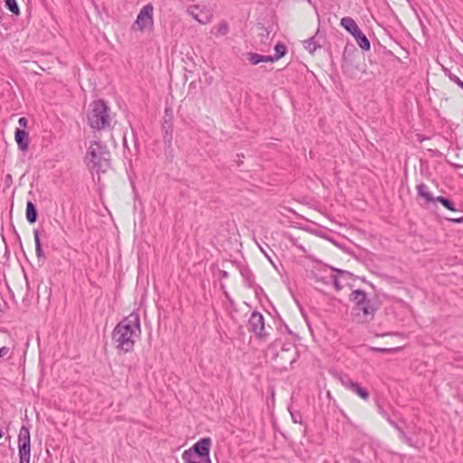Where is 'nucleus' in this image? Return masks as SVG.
I'll return each instance as SVG.
<instances>
[{"label":"nucleus","instance_id":"obj_12","mask_svg":"<svg viewBox=\"0 0 463 463\" xmlns=\"http://www.w3.org/2000/svg\"><path fill=\"white\" fill-rule=\"evenodd\" d=\"M349 300L354 302V306H361L372 301V299L368 298L366 292L363 289L353 290L349 295Z\"/></svg>","mask_w":463,"mask_h":463},{"label":"nucleus","instance_id":"obj_22","mask_svg":"<svg viewBox=\"0 0 463 463\" xmlns=\"http://www.w3.org/2000/svg\"><path fill=\"white\" fill-rule=\"evenodd\" d=\"M275 54L274 59L278 61L284 57L288 52L287 46L282 43H278L274 47Z\"/></svg>","mask_w":463,"mask_h":463},{"label":"nucleus","instance_id":"obj_32","mask_svg":"<svg viewBox=\"0 0 463 463\" xmlns=\"http://www.w3.org/2000/svg\"><path fill=\"white\" fill-rule=\"evenodd\" d=\"M10 352V349L9 347H6V346H3L0 348V357H5Z\"/></svg>","mask_w":463,"mask_h":463},{"label":"nucleus","instance_id":"obj_39","mask_svg":"<svg viewBox=\"0 0 463 463\" xmlns=\"http://www.w3.org/2000/svg\"><path fill=\"white\" fill-rule=\"evenodd\" d=\"M222 278H228V272L226 271H222Z\"/></svg>","mask_w":463,"mask_h":463},{"label":"nucleus","instance_id":"obj_30","mask_svg":"<svg viewBox=\"0 0 463 463\" xmlns=\"http://www.w3.org/2000/svg\"><path fill=\"white\" fill-rule=\"evenodd\" d=\"M333 284L336 290H341L343 286L340 284L339 279L336 276H333Z\"/></svg>","mask_w":463,"mask_h":463},{"label":"nucleus","instance_id":"obj_14","mask_svg":"<svg viewBox=\"0 0 463 463\" xmlns=\"http://www.w3.org/2000/svg\"><path fill=\"white\" fill-rule=\"evenodd\" d=\"M26 220L30 224L35 223L38 219V210L32 201L26 203Z\"/></svg>","mask_w":463,"mask_h":463},{"label":"nucleus","instance_id":"obj_10","mask_svg":"<svg viewBox=\"0 0 463 463\" xmlns=\"http://www.w3.org/2000/svg\"><path fill=\"white\" fill-rule=\"evenodd\" d=\"M187 14L202 24H206L211 21L207 11L200 8L199 5H191L186 10Z\"/></svg>","mask_w":463,"mask_h":463},{"label":"nucleus","instance_id":"obj_34","mask_svg":"<svg viewBox=\"0 0 463 463\" xmlns=\"http://www.w3.org/2000/svg\"><path fill=\"white\" fill-rule=\"evenodd\" d=\"M387 421L395 429L400 431V430H402L395 421H393L390 417H387Z\"/></svg>","mask_w":463,"mask_h":463},{"label":"nucleus","instance_id":"obj_41","mask_svg":"<svg viewBox=\"0 0 463 463\" xmlns=\"http://www.w3.org/2000/svg\"><path fill=\"white\" fill-rule=\"evenodd\" d=\"M4 433L3 430L0 429V439L3 437Z\"/></svg>","mask_w":463,"mask_h":463},{"label":"nucleus","instance_id":"obj_19","mask_svg":"<svg viewBox=\"0 0 463 463\" xmlns=\"http://www.w3.org/2000/svg\"><path fill=\"white\" fill-rule=\"evenodd\" d=\"M34 241H35V251L36 256L39 260L45 259L44 251L42 248V243L40 240V234L38 230L33 231Z\"/></svg>","mask_w":463,"mask_h":463},{"label":"nucleus","instance_id":"obj_1","mask_svg":"<svg viewBox=\"0 0 463 463\" xmlns=\"http://www.w3.org/2000/svg\"><path fill=\"white\" fill-rule=\"evenodd\" d=\"M140 332L139 315L132 312L115 326L112 332V341L116 344L118 350L128 353L133 350Z\"/></svg>","mask_w":463,"mask_h":463},{"label":"nucleus","instance_id":"obj_8","mask_svg":"<svg viewBox=\"0 0 463 463\" xmlns=\"http://www.w3.org/2000/svg\"><path fill=\"white\" fill-rule=\"evenodd\" d=\"M212 440L210 438H203L199 439L196 443L194 444L191 450H193L194 454L197 455V457L201 458L205 463H211L210 459V448H211Z\"/></svg>","mask_w":463,"mask_h":463},{"label":"nucleus","instance_id":"obj_4","mask_svg":"<svg viewBox=\"0 0 463 463\" xmlns=\"http://www.w3.org/2000/svg\"><path fill=\"white\" fill-rule=\"evenodd\" d=\"M377 308L373 300L361 306H354L352 309L353 321L357 324L371 322L374 317Z\"/></svg>","mask_w":463,"mask_h":463},{"label":"nucleus","instance_id":"obj_26","mask_svg":"<svg viewBox=\"0 0 463 463\" xmlns=\"http://www.w3.org/2000/svg\"><path fill=\"white\" fill-rule=\"evenodd\" d=\"M262 32L260 33L259 36L260 38V43L263 44H269V32L267 28L262 27Z\"/></svg>","mask_w":463,"mask_h":463},{"label":"nucleus","instance_id":"obj_29","mask_svg":"<svg viewBox=\"0 0 463 463\" xmlns=\"http://www.w3.org/2000/svg\"><path fill=\"white\" fill-rule=\"evenodd\" d=\"M241 273L242 277H244L245 279H247L249 285L251 286L252 274L250 273V271L249 269H243V270H241Z\"/></svg>","mask_w":463,"mask_h":463},{"label":"nucleus","instance_id":"obj_13","mask_svg":"<svg viewBox=\"0 0 463 463\" xmlns=\"http://www.w3.org/2000/svg\"><path fill=\"white\" fill-rule=\"evenodd\" d=\"M318 32L319 30H317V33L314 36L303 42L305 49L308 50L310 53H314L317 51V49L321 48Z\"/></svg>","mask_w":463,"mask_h":463},{"label":"nucleus","instance_id":"obj_33","mask_svg":"<svg viewBox=\"0 0 463 463\" xmlns=\"http://www.w3.org/2000/svg\"><path fill=\"white\" fill-rule=\"evenodd\" d=\"M18 124L20 127L22 128H26L27 127V124H28V120L26 118L24 117H22L18 119Z\"/></svg>","mask_w":463,"mask_h":463},{"label":"nucleus","instance_id":"obj_28","mask_svg":"<svg viewBox=\"0 0 463 463\" xmlns=\"http://www.w3.org/2000/svg\"><path fill=\"white\" fill-rule=\"evenodd\" d=\"M229 31V26H228V24L226 22H222L219 24V26H218V33L222 35H225Z\"/></svg>","mask_w":463,"mask_h":463},{"label":"nucleus","instance_id":"obj_31","mask_svg":"<svg viewBox=\"0 0 463 463\" xmlns=\"http://www.w3.org/2000/svg\"><path fill=\"white\" fill-rule=\"evenodd\" d=\"M278 61L277 59H274V55H262V62H274Z\"/></svg>","mask_w":463,"mask_h":463},{"label":"nucleus","instance_id":"obj_25","mask_svg":"<svg viewBox=\"0 0 463 463\" xmlns=\"http://www.w3.org/2000/svg\"><path fill=\"white\" fill-rule=\"evenodd\" d=\"M248 60L252 65H257L260 62H262V55L255 52H249Z\"/></svg>","mask_w":463,"mask_h":463},{"label":"nucleus","instance_id":"obj_23","mask_svg":"<svg viewBox=\"0 0 463 463\" xmlns=\"http://www.w3.org/2000/svg\"><path fill=\"white\" fill-rule=\"evenodd\" d=\"M5 7L14 15L20 14V9L16 0H5Z\"/></svg>","mask_w":463,"mask_h":463},{"label":"nucleus","instance_id":"obj_9","mask_svg":"<svg viewBox=\"0 0 463 463\" xmlns=\"http://www.w3.org/2000/svg\"><path fill=\"white\" fill-rule=\"evenodd\" d=\"M339 380L343 386L356 393L363 400L367 401L369 399V392L365 388L362 387L358 383L354 382L347 375L341 376Z\"/></svg>","mask_w":463,"mask_h":463},{"label":"nucleus","instance_id":"obj_35","mask_svg":"<svg viewBox=\"0 0 463 463\" xmlns=\"http://www.w3.org/2000/svg\"><path fill=\"white\" fill-rule=\"evenodd\" d=\"M447 220L453 223H463V216L459 218H448Z\"/></svg>","mask_w":463,"mask_h":463},{"label":"nucleus","instance_id":"obj_17","mask_svg":"<svg viewBox=\"0 0 463 463\" xmlns=\"http://www.w3.org/2000/svg\"><path fill=\"white\" fill-rule=\"evenodd\" d=\"M359 47L364 51H369L371 44L366 35L359 29L354 34L352 35Z\"/></svg>","mask_w":463,"mask_h":463},{"label":"nucleus","instance_id":"obj_27","mask_svg":"<svg viewBox=\"0 0 463 463\" xmlns=\"http://www.w3.org/2000/svg\"><path fill=\"white\" fill-rule=\"evenodd\" d=\"M399 438L410 446H412V439L405 434L402 430L399 431Z\"/></svg>","mask_w":463,"mask_h":463},{"label":"nucleus","instance_id":"obj_38","mask_svg":"<svg viewBox=\"0 0 463 463\" xmlns=\"http://www.w3.org/2000/svg\"><path fill=\"white\" fill-rule=\"evenodd\" d=\"M291 416L294 422H298L297 417L293 413H291Z\"/></svg>","mask_w":463,"mask_h":463},{"label":"nucleus","instance_id":"obj_18","mask_svg":"<svg viewBox=\"0 0 463 463\" xmlns=\"http://www.w3.org/2000/svg\"><path fill=\"white\" fill-rule=\"evenodd\" d=\"M182 458L186 463H205L201 458L194 454L190 449L184 451Z\"/></svg>","mask_w":463,"mask_h":463},{"label":"nucleus","instance_id":"obj_6","mask_svg":"<svg viewBox=\"0 0 463 463\" xmlns=\"http://www.w3.org/2000/svg\"><path fill=\"white\" fill-rule=\"evenodd\" d=\"M249 331L254 334L255 337L260 341H266L269 334L266 331L263 316L253 311L249 318Z\"/></svg>","mask_w":463,"mask_h":463},{"label":"nucleus","instance_id":"obj_2","mask_svg":"<svg viewBox=\"0 0 463 463\" xmlns=\"http://www.w3.org/2000/svg\"><path fill=\"white\" fill-rule=\"evenodd\" d=\"M85 162L90 171L105 173L110 167V152L101 141L91 142L86 153Z\"/></svg>","mask_w":463,"mask_h":463},{"label":"nucleus","instance_id":"obj_7","mask_svg":"<svg viewBox=\"0 0 463 463\" xmlns=\"http://www.w3.org/2000/svg\"><path fill=\"white\" fill-rule=\"evenodd\" d=\"M153 11L154 7L152 4H147L141 8L135 21V24L137 26L138 30L144 31L153 27Z\"/></svg>","mask_w":463,"mask_h":463},{"label":"nucleus","instance_id":"obj_40","mask_svg":"<svg viewBox=\"0 0 463 463\" xmlns=\"http://www.w3.org/2000/svg\"><path fill=\"white\" fill-rule=\"evenodd\" d=\"M346 52H347V47L345 48L344 54H343L344 58H345Z\"/></svg>","mask_w":463,"mask_h":463},{"label":"nucleus","instance_id":"obj_15","mask_svg":"<svg viewBox=\"0 0 463 463\" xmlns=\"http://www.w3.org/2000/svg\"><path fill=\"white\" fill-rule=\"evenodd\" d=\"M417 194L420 197L423 198L426 203H434V196L429 191V187L424 184L420 183L416 186Z\"/></svg>","mask_w":463,"mask_h":463},{"label":"nucleus","instance_id":"obj_3","mask_svg":"<svg viewBox=\"0 0 463 463\" xmlns=\"http://www.w3.org/2000/svg\"><path fill=\"white\" fill-rule=\"evenodd\" d=\"M110 109L102 99H97L90 103L87 115L88 124L96 130L110 128Z\"/></svg>","mask_w":463,"mask_h":463},{"label":"nucleus","instance_id":"obj_16","mask_svg":"<svg viewBox=\"0 0 463 463\" xmlns=\"http://www.w3.org/2000/svg\"><path fill=\"white\" fill-rule=\"evenodd\" d=\"M341 26H343L351 35L354 34L360 28L356 24L355 21L349 16H345L340 21Z\"/></svg>","mask_w":463,"mask_h":463},{"label":"nucleus","instance_id":"obj_20","mask_svg":"<svg viewBox=\"0 0 463 463\" xmlns=\"http://www.w3.org/2000/svg\"><path fill=\"white\" fill-rule=\"evenodd\" d=\"M436 203H441L446 209H448L449 211H452V212L457 211L455 208L454 203L450 199L446 198L444 196L434 197V203H432L435 204Z\"/></svg>","mask_w":463,"mask_h":463},{"label":"nucleus","instance_id":"obj_37","mask_svg":"<svg viewBox=\"0 0 463 463\" xmlns=\"http://www.w3.org/2000/svg\"><path fill=\"white\" fill-rule=\"evenodd\" d=\"M378 411H379V413H381V414L383 415V417H384V418L387 420V417H389V416H388V414H387V413L383 410V408H382L381 406H378Z\"/></svg>","mask_w":463,"mask_h":463},{"label":"nucleus","instance_id":"obj_11","mask_svg":"<svg viewBox=\"0 0 463 463\" xmlns=\"http://www.w3.org/2000/svg\"><path fill=\"white\" fill-rule=\"evenodd\" d=\"M14 139L20 150L26 151L29 147V134L27 131L16 128L14 132Z\"/></svg>","mask_w":463,"mask_h":463},{"label":"nucleus","instance_id":"obj_36","mask_svg":"<svg viewBox=\"0 0 463 463\" xmlns=\"http://www.w3.org/2000/svg\"><path fill=\"white\" fill-rule=\"evenodd\" d=\"M337 274H340L342 276H345V277H349L351 276V273L348 272V271H345V270H342V269H334Z\"/></svg>","mask_w":463,"mask_h":463},{"label":"nucleus","instance_id":"obj_24","mask_svg":"<svg viewBox=\"0 0 463 463\" xmlns=\"http://www.w3.org/2000/svg\"><path fill=\"white\" fill-rule=\"evenodd\" d=\"M445 74L449 77V79L456 83L458 87L463 90V81L454 73H452L449 70L444 69Z\"/></svg>","mask_w":463,"mask_h":463},{"label":"nucleus","instance_id":"obj_21","mask_svg":"<svg viewBox=\"0 0 463 463\" xmlns=\"http://www.w3.org/2000/svg\"><path fill=\"white\" fill-rule=\"evenodd\" d=\"M163 130L165 132L164 139L165 142L171 143L173 138V124L171 121L165 120L163 124Z\"/></svg>","mask_w":463,"mask_h":463},{"label":"nucleus","instance_id":"obj_5","mask_svg":"<svg viewBox=\"0 0 463 463\" xmlns=\"http://www.w3.org/2000/svg\"><path fill=\"white\" fill-rule=\"evenodd\" d=\"M19 463H30L31 436L29 428L23 425L18 434Z\"/></svg>","mask_w":463,"mask_h":463}]
</instances>
